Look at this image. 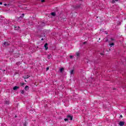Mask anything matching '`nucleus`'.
Here are the masks:
<instances>
[{
	"label": "nucleus",
	"instance_id": "5",
	"mask_svg": "<svg viewBox=\"0 0 126 126\" xmlns=\"http://www.w3.org/2000/svg\"><path fill=\"white\" fill-rule=\"evenodd\" d=\"M19 88V87H17V86H15L13 89V90H17V89H18Z\"/></svg>",
	"mask_w": 126,
	"mask_h": 126
},
{
	"label": "nucleus",
	"instance_id": "9",
	"mask_svg": "<svg viewBox=\"0 0 126 126\" xmlns=\"http://www.w3.org/2000/svg\"><path fill=\"white\" fill-rule=\"evenodd\" d=\"M29 77H30V76H25V77H24V78L25 79H27L29 78Z\"/></svg>",
	"mask_w": 126,
	"mask_h": 126
},
{
	"label": "nucleus",
	"instance_id": "14",
	"mask_svg": "<svg viewBox=\"0 0 126 126\" xmlns=\"http://www.w3.org/2000/svg\"><path fill=\"white\" fill-rule=\"evenodd\" d=\"M114 43H110V44H109V45L111 46V47H112V46H114Z\"/></svg>",
	"mask_w": 126,
	"mask_h": 126
},
{
	"label": "nucleus",
	"instance_id": "15",
	"mask_svg": "<svg viewBox=\"0 0 126 126\" xmlns=\"http://www.w3.org/2000/svg\"><path fill=\"white\" fill-rule=\"evenodd\" d=\"M67 121H68V119H66V118L64 119L65 122H67Z\"/></svg>",
	"mask_w": 126,
	"mask_h": 126
},
{
	"label": "nucleus",
	"instance_id": "23",
	"mask_svg": "<svg viewBox=\"0 0 126 126\" xmlns=\"http://www.w3.org/2000/svg\"><path fill=\"white\" fill-rule=\"evenodd\" d=\"M24 126H26V123H24Z\"/></svg>",
	"mask_w": 126,
	"mask_h": 126
},
{
	"label": "nucleus",
	"instance_id": "21",
	"mask_svg": "<svg viewBox=\"0 0 126 126\" xmlns=\"http://www.w3.org/2000/svg\"><path fill=\"white\" fill-rule=\"evenodd\" d=\"M41 2H45V0H41Z\"/></svg>",
	"mask_w": 126,
	"mask_h": 126
},
{
	"label": "nucleus",
	"instance_id": "10",
	"mask_svg": "<svg viewBox=\"0 0 126 126\" xmlns=\"http://www.w3.org/2000/svg\"><path fill=\"white\" fill-rule=\"evenodd\" d=\"M22 17H24V14H22L21 16H20V18L18 19H20V18H22Z\"/></svg>",
	"mask_w": 126,
	"mask_h": 126
},
{
	"label": "nucleus",
	"instance_id": "20",
	"mask_svg": "<svg viewBox=\"0 0 126 126\" xmlns=\"http://www.w3.org/2000/svg\"><path fill=\"white\" fill-rule=\"evenodd\" d=\"M49 69V67L46 68V71H48V70Z\"/></svg>",
	"mask_w": 126,
	"mask_h": 126
},
{
	"label": "nucleus",
	"instance_id": "27",
	"mask_svg": "<svg viewBox=\"0 0 126 126\" xmlns=\"http://www.w3.org/2000/svg\"><path fill=\"white\" fill-rule=\"evenodd\" d=\"M119 0H115V1H118Z\"/></svg>",
	"mask_w": 126,
	"mask_h": 126
},
{
	"label": "nucleus",
	"instance_id": "26",
	"mask_svg": "<svg viewBox=\"0 0 126 126\" xmlns=\"http://www.w3.org/2000/svg\"><path fill=\"white\" fill-rule=\"evenodd\" d=\"M121 118H123V115H120Z\"/></svg>",
	"mask_w": 126,
	"mask_h": 126
},
{
	"label": "nucleus",
	"instance_id": "1",
	"mask_svg": "<svg viewBox=\"0 0 126 126\" xmlns=\"http://www.w3.org/2000/svg\"><path fill=\"white\" fill-rule=\"evenodd\" d=\"M67 118L68 120H70V121H72V116L70 115H67Z\"/></svg>",
	"mask_w": 126,
	"mask_h": 126
},
{
	"label": "nucleus",
	"instance_id": "29",
	"mask_svg": "<svg viewBox=\"0 0 126 126\" xmlns=\"http://www.w3.org/2000/svg\"><path fill=\"white\" fill-rule=\"evenodd\" d=\"M41 40H44V39L42 38Z\"/></svg>",
	"mask_w": 126,
	"mask_h": 126
},
{
	"label": "nucleus",
	"instance_id": "24",
	"mask_svg": "<svg viewBox=\"0 0 126 126\" xmlns=\"http://www.w3.org/2000/svg\"><path fill=\"white\" fill-rule=\"evenodd\" d=\"M4 5L5 6H6L7 4H6V3H5V4H4Z\"/></svg>",
	"mask_w": 126,
	"mask_h": 126
},
{
	"label": "nucleus",
	"instance_id": "8",
	"mask_svg": "<svg viewBox=\"0 0 126 126\" xmlns=\"http://www.w3.org/2000/svg\"><path fill=\"white\" fill-rule=\"evenodd\" d=\"M64 70V68H61L60 69V72H62V71H63Z\"/></svg>",
	"mask_w": 126,
	"mask_h": 126
},
{
	"label": "nucleus",
	"instance_id": "7",
	"mask_svg": "<svg viewBox=\"0 0 126 126\" xmlns=\"http://www.w3.org/2000/svg\"><path fill=\"white\" fill-rule=\"evenodd\" d=\"M28 89H29V87H28V86H26L25 87V90H26V91H27L28 90Z\"/></svg>",
	"mask_w": 126,
	"mask_h": 126
},
{
	"label": "nucleus",
	"instance_id": "11",
	"mask_svg": "<svg viewBox=\"0 0 126 126\" xmlns=\"http://www.w3.org/2000/svg\"><path fill=\"white\" fill-rule=\"evenodd\" d=\"M76 55L77 57H79L80 53H79V52H77V53H76Z\"/></svg>",
	"mask_w": 126,
	"mask_h": 126
},
{
	"label": "nucleus",
	"instance_id": "13",
	"mask_svg": "<svg viewBox=\"0 0 126 126\" xmlns=\"http://www.w3.org/2000/svg\"><path fill=\"white\" fill-rule=\"evenodd\" d=\"M5 104L7 105H9V101H5Z\"/></svg>",
	"mask_w": 126,
	"mask_h": 126
},
{
	"label": "nucleus",
	"instance_id": "17",
	"mask_svg": "<svg viewBox=\"0 0 126 126\" xmlns=\"http://www.w3.org/2000/svg\"><path fill=\"white\" fill-rule=\"evenodd\" d=\"M111 41H115V39L111 38Z\"/></svg>",
	"mask_w": 126,
	"mask_h": 126
},
{
	"label": "nucleus",
	"instance_id": "22",
	"mask_svg": "<svg viewBox=\"0 0 126 126\" xmlns=\"http://www.w3.org/2000/svg\"><path fill=\"white\" fill-rule=\"evenodd\" d=\"M21 85L22 86H23V85H24V83H21Z\"/></svg>",
	"mask_w": 126,
	"mask_h": 126
},
{
	"label": "nucleus",
	"instance_id": "25",
	"mask_svg": "<svg viewBox=\"0 0 126 126\" xmlns=\"http://www.w3.org/2000/svg\"><path fill=\"white\" fill-rule=\"evenodd\" d=\"M0 4H2V2H0Z\"/></svg>",
	"mask_w": 126,
	"mask_h": 126
},
{
	"label": "nucleus",
	"instance_id": "4",
	"mask_svg": "<svg viewBox=\"0 0 126 126\" xmlns=\"http://www.w3.org/2000/svg\"><path fill=\"white\" fill-rule=\"evenodd\" d=\"M44 47L45 48V50L47 51V50H48V43L45 44Z\"/></svg>",
	"mask_w": 126,
	"mask_h": 126
},
{
	"label": "nucleus",
	"instance_id": "12",
	"mask_svg": "<svg viewBox=\"0 0 126 126\" xmlns=\"http://www.w3.org/2000/svg\"><path fill=\"white\" fill-rule=\"evenodd\" d=\"M51 15H52V16H55V15H56V13L52 12L51 13Z\"/></svg>",
	"mask_w": 126,
	"mask_h": 126
},
{
	"label": "nucleus",
	"instance_id": "28",
	"mask_svg": "<svg viewBox=\"0 0 126 126\" xmlns=\"http://www.w3.org/2000/svg\"><path fill=\"white\" fill-rule=\"evenodd\" d=\"M84 44H86V42H84Z\"/></svg>",
	"mask_w": 126,
	"mask_h": 126
},
{
	"label": "nucleus",
	"instance_id": "19",
	"mask_svg": "<svg viewBox=\"0 0 126 126\" xmlns=\"http://www.w3.org/2000/svg\"><path fill=\"white\" fill-rule=\"evenodd\" d=\"M21 93L22 94H23L24 93V91H22Z\"/></svg>",
	"mask_w": 126,
	"mask_h": 126
},
{
	"label": "nucleus",
	"instance_id": "2",
	"mask_svg": "<svg viewBox=\"0 0 126 126\" xmlns=\"http://www.w3.org/2000/svg\"><path fill=\"white\" fill-rule=\"evenodd\" d=\"M70 73L71 75H73V74H74V70H71L70 71Z\"/></svg>",
	"mask_w": 126,
	"mask_h": 126
},
{
	"label": "nucleus",
	"instance_id": "3",
	"mask_svg": "<svg viewBox=\"0 0 126 126\" xmlns=\"http://www.w3.org/2000/svg\"><path fill=\"white\" fill-rule=\"evenodd\" d=\"M124 125H125V122H124L121 121L119 123V126H124Z\"/></svg>",
	"mask_w": 126,
	"mask_h": 126
},
{
	"label": "nucleus",
	"instance_id": "16",
	"mask_svg": "<svg viewBox=\"0 0 126 126\" xmlns=\"http://www.w3.org/2000/svg\"><path fill=\"white\" fill-rule=\"evenodd\" d=\"M48 59H51V56L50 55H48Z\"/></svg>",
	"mask_w": 126,
	"mask_h": 126
},
{
	"label": "nucleus",
	"instance_id": "18",
	"mask_svg": "<svg viewBox=\"0 0 126 126\" xmlns=\"http://www.w3.org/2000/svg\"><path fill=\"white\" fill-rule=\"evenodd\" d=\"M72 58H73V56H70V59H72Z\"/></svg>",
	"mask_w": 126,
	"mask_h": 126
},
{
	"label": "nucleus",
	"instance_id": "6",
	"mask_svg": "<svg viewBox=\"0 0 126 126\" xmlns=\"http://www.w3.org/2000/svg\"><path fill=\"white\" fill-rule=\"evenodd\" d=\"M3 45H4L5 46H8V45H9V43L5 42H4Z\"/></svg>",
	"mask_w": 126,
	"mask_h": 126
}]
</instances>
